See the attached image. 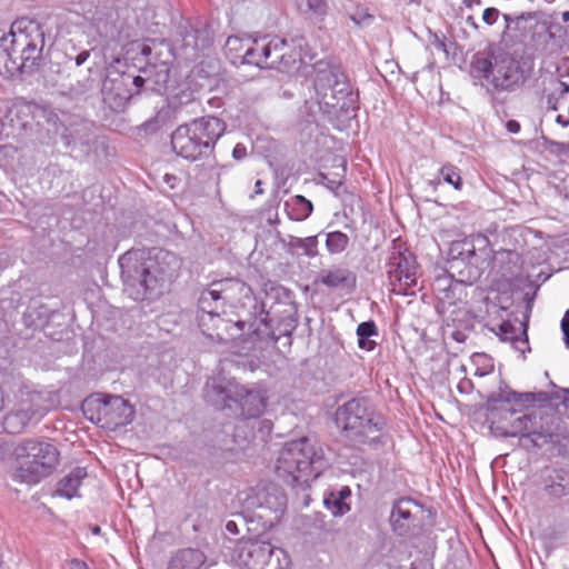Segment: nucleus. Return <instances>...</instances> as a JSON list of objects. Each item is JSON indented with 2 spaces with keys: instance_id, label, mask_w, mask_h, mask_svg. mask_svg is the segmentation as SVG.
I'll return each mask as SVG.
<instances>
[{
  "instance_id": "7c9ffc66",
  "label": "nucleus",
  "mask_w": 569,
  "mask_h": 569,
  "mask_svg": "<svg viewBox=\"0 0 569 569\" xmlns=\"http://www.w3.org/2000/svg\"><path fill=\"white\" fill-rule=\"evenodd\" d=\"M87 477L84 468L77 467L64 476L57 485L54 495L67 499L78 497V490L82 480Z\"/></svg>"
},
{
  "instance_id": "3c124183",
  "label": "nucleus",
  "mask_w": 569,
  "mask_h": 569,
  "mask_svg": "<svg viewBox=\"0 0 569 569\" xmlns=\"http://www.w3.org/2000/svg\"><path fill=\"white\" fill-rule=\"evenodd\" d=\"M522 335L525 336L523 338H520V337L516 336L511 340V342H512V346H513L515 349H517L518 351L525 352L526 349H529L526 329H523Z\"/></svg>"
},
{
  "instance_id": "20e7f679",
  "label": "nucleus",
  "mask_w": 569,
  "mask_h": 569,
  "mask_svg": "<svg viewBox=\"0 0 569 569\" xmlns=\"http://www.w3.org/2000/svg\"><path fill=\"white\" fill-rule=\"evenodd\" d=\"M223 52L234 66L250 64L282 72L298 69L301 62L300 51L278 36L261 39L230 36L226 40Z\"/></svg>"
},
{
  "instance_id": "c85d7f7f",
  "label": "nucleus",
  "mask_w": 569,
  "mask_h": 569,
  "mask_svg": "<svg viewBox=\"0 0 569 569\" xmlns=\"http://www.w3.org/2000/svg\"><path fill=\"white\" fill-rule=\"evenodd\" d=\"M543 490L551 499H561L569 496V471L559 468L553 469L546 478Z\"/></svg>"
},
{
  "instance_id": "338daca9",
  "label": "nucleus",
  "mask_w": 569,
  "mask_h": 569,
  "mask_svg": "<svg viewBox=\"0 0 569 569\" xmlns=\"http://www.w3.org/2000/svg\"><path fill=\"white\" fill-rule=\"evenodd\" d=\"M556 121L561 124L562 127H567L569 124V120L566 119L563 116L558 114L556 118Z\"/></svg>"
},
{
  "instance_id": "0e129e2a",
  "label": "nucleus",
  "mask_w": 569,
  "mask_h": 569,
  "mask_svg": "<svg viewBox=\"0 0 569 569\" xmlns=\"http://www.w3.org/2000/svg\"><path fill=\"white\" fill-rule=\"evenodd\" d=\"M559 86H560L559 97L562 98L565 94L569 93V84L567 82L559 81Z\"/></svg>"
},
{
  "instance_id": "473e14b6",
  "label": "nucleus",
  "mask_w": 569,
  "mask_h": 569,
  "mask_svg": "<svg viewBox=\"0 0 569 569\" xmlns=\"http://www.w3.org/2000/svg\"><path fill=\"white\" fill-rule=\"evenodd\" d=\"M533 420V411L517 418L510 426L509 430L502 432L503 437H519L522 447L529 449V445L526 443L528 432L531 431Z\"/></svg>"
},
{
  "instance_id": "13d9d810",
  "label": "nucleus",
  "mask_w": 569,
  "mask_h": 569,
  "mask_svg": "<svg viewBox=\"0 0 569 569\" xmlns=\"http://www.w3.org/2000/svg\"><path fill=\"white\" fill-rule=\"evenodd\" d=\"M451 338L457 341V342H465L468 338L467 333L462 330H459V329H455L452 330L451 332Z\"/></svg>"
},
{
  "instance_id": "e433bc0d",
  "label": "nucleus",
  "mask_w": 569,
  "mask_h": 569,
  "mask_svg": "<svg viewBox=\"0 0 569 569\" xmlns=\"http://www.w3.org/2000/svg\"><path fill=\"white\" fill-rule=\"evenodd\" d=\"M378 335V328L375 321H363L357 327L358 346L366 351H372L376 342L370 338Z\"/></svg>"
},
{
  "instance_id": "8fccbe9b",
  "label": "nucleus",
  "mask_w": 569,
  "mask_h": 569,
  "mask_svg": "<svg viewBox=\"0 0 569 569\" xmlns=\"http://www.w3.org/2000/svg\"><path fill=\"white\" fill-rule=\"evenodd\" d=\"M499 17V10L496 8H487L482 13V20L486 24L492 26Z\"/></svg>"
},
{
  "instance_id": "37998d69",
  "label": "nucleus",
  "mask_w": 569,
  "mask_h": 569,
  "mask_svg": "<svg viewBox=\"0 0 569 569\" xmlns=\"http://www.w3.org/2000/svg\"><path fill=\"white\" fill-rule=\"evenodd\" d=\"M472 362L477 366L475 375L478 377L489 375L493 370L492 359L486 353H475Z\"/></svg>"
},
{
  "instance_id": "6e6552de",
  "label": "nucleus",
  "mask_w": 569,
  "mask_h": 569,
  "mask_svg": "<svg viewBox=\"0 0 569 569\" xmlns=\"http://www.w3.org/2000/svg\"><path fill=\"white\" fill-rule=\"evenodd\" d=\"M211 305L221 307L227 315V308L233 311H241L242 318L250 315L267 319L264 301L253 295L250 286L238 278H224L211 282L203 289L198 299V309H208Z\"/></svg>"
},
{
  "instance_id": "f03ea898",
  "label": "nucleus",
  "mask_w": 569,
  "mask_h": 569,
  "mask_svg": "<svg viewBox=\"0 0 569 569\" xmlns=\"http://www.w3.org/2000/svg\"><path fill=\"white\" fill-rule=\"evenodd\" d=\"M532 64L496 44L476 52L470 61L469 73L495 98L500 93L519 90L529 79Z\"/></svg>"
},
{
  "instance_id": "7ed1b4c3",
  "label": "nucleus",
  "mask_w": 569,
  "mask_h": 569,
  "mask_svg": "<svg viewBox=\"0 0 569 569\" xmlns=\"http://www.w3.org/2000/svg\"><path fill=\"white\" fill-rule=\"evenodd\" d=\"M46 32L36 20L20 18L0 38V74L7 78L31 76L43 60Z\"/></svg>"
},
{
  "instance_id": "1a4fd4ad",
  "label": "nucleus",
  "mask_w": 569,
  "mask_h": 569,
  "mask_svg": "<svg viewBox=\"0 0 569 569\" xmlns=\"http://www.w3.org/2000/svg\"><path fill=\"white\" fill-rule=\"evenodd\" d=\"M198 326L202 333L210 340L219 343H228L236 339L242 342H250L251 349H262L263 346L258 345V339L253 335L257 325V316L250 315L242 318L241 311L227 310L224 315L221 307L210 303L208 309H198Z\"/></svg>"
},
{
  "instance_id": "f704fd0d",
  "label": "nucleus",
  "mask_w": 569,
  "mask_h": 569,
  "mask_svg": "<svg viewBox=\"0 0 569 569\" xmlns=\"http://www.w3.org/2000/svg\"><path fill=\"white\" fill-rule=\"evenodd\" d=\"M495 260L501 263L503 274L510 276H513L522 263L521 254L517 250L511 249H501L497 251Z\"/></svg>"
},
{
  "instance_id": "9b49d317",
  "label": "nucleus",
  "mask_w": 569,
  "mask_h": 569,
  "mask_svg": "<svg viewBox=\"0 0 569 569\" xmlns=\"http://www.w3.org/2000/svg\"><path fill=\"white\" fill-rule=\"evenodd\" d=\"M13 453L17 460L14 479L28 485H36L50 476L60 456L54 445L38 439L19 442Z\"/></svg>"
},
{
  "instance_id": "ddd939ff",
  "label": "nucleus",
  "mask_w": 569,
  "mask_h": 569,
  "mask_svg": "<svg viewBox=\"0 0 569 569\" xmlns=\"http://www.w3.org/2000/svg\"><path fill=\"white\" fill-rule=\"evenodd\" d=\"M86 419L107 429H117L131 423L134 416L132 406L120 396L94 393L81 403Z\"/></svg>"
},
{
  "instance_id": "bb28decb",
  "label": "nucleus",
  "mask_w": 569,
  "mask_h": 569,
  "mask_svg": "<svg viewBox=\"0 0 569 569\" xmlns=\"http://www.w3.org/2000/svg\"><path fill=\"white\" fill-rule=\"evenodd\" d=\"M143 76H139L142 79V87L144 83L152 91L160 92L167 88V83L170 79V68L164 61L159 63L151 62L148 60L147 66L141 69Z\"/></svg>"
},
{
  "instance_id": "b1692460",
  "label": "nucleus",
  "mask_w": 569,
  "mask_h": 569,
  "mask_svg": "<svg viewBox=\"0 0 569 569\" xmlns=\"http://www.w3.org/2000/svg\"><path fill=\"white\" fill-rule=\"evenodd\" d=\"M181 36V49L188 60L197 59L213 42L212 32L207 26L186 28Z\"/></svg>"
},
{
  "instance_id": "cd10ccee",
  "label": "nucleus",
  "mask_w": 569,
  "mask_h": 569,
  "mask_svg": "<svg viewBox=\"0 0 569 569\" xmlns=\"http://www.w3.org/2000/svg\"><path fill=\"white\" fill-rule=\"evenodd\" d=\"M43 416L41 409L19 408L6 416L3 426L9 433H20L30 422H38Z\"/></svg>"
},
{
  "instance_id": "f257e3e1",
  "label": "nucleus",
  "mask_w": 569,
  "mask_h": 569,
  "mask_svg": "<svg viewBox=\"0 0 569 569\" xmlns=\"http://www.w3.org/2000/svg\"><path fill=\"white\" fill-rule=\"evenodd\" d=\"M118 263L124 290L134 301L162 295L180 268L178 257L162 248L128 250Z\"/></svg>"
},
{
  "instance_id": "f3484780",
  "label": "nucleus",
  "mask_w": 569,
  "mask_h": 569,
  "mask_svg": "<svg viewBox=\"0 0 569 569\" xmlns=\"http://www.w3.org/2000/svg\"><path fill=\"white\" fill-rule=\"evenodd\" d=\"M52 114L47 107L40 106L24 99H17L8 109L6 119L12 128L31 129L32 124H41L42 120L48 121Z\"/></svg>"
},
{
  "instance_id": "603ef678",
  "label": "nucleus",
  "mask_w": 569,
  "mask_h": 569,
  "mask_svg": "<svg viewBox=\"0 0 569 569\" xmlns=\"http://www.w3.org/2000/svg\"><path fill=\"white\" fill-rule=\"evenodd\" d=\"M247 157V148L242 143H237L232 150V158L234 160H243Z\"/></svg>"
},
{
  "instance_id": "4be33fe9",
  "label": "nucleus",
  "mask_w": 569,
  "mask_h": 569,
  "mask_svg": "<svg viewBox=\"0 0 569 569\" xmlns=\"http://www.w3.org/2000/svg\"><path fill=\"white\" fill-rule=\"evenodd\" d=\"M96 138L93 122L78 119L64 126L61 133L63 144L71 150L87 153Z\"/></svg>"
},
{
  "instance_id": "79ce46f5",
  "label": "nucleus",
  "mask_w": 569,
  "mask_h": 569,
  "mask_svg": "<svg viewBox=\"0 0 569 569\" xmlns=\"http://www.w3.org/2000/svg\"><path fill=\"white\" fill-rule=\"evenodd\" d=\"M323 503L335 517H341L350 511V505L338 499L331 491L325 495Z\"/></svg>"
},
{
  "instance_id": "412c9836",
  "label": "nucleus",
  "mask_w": 569,
  "mask_h": 569,
  "mask_svg": "<svg viewBox=\"0 0 569 569\" xmlns=\"http://www.w3.org/2000/svg\"><path fill=\"white\" fill-rule=\"evenodd\" d=\"M421 506L411 498H400L391 509L390 523L395 533L401 537L408 536L418 526V516Z\"/></svg>"
},
{
  "instance_id": "c756f323",
  "label": "nucleus",
  "mask_w": 569,
  "mask_h": 569,
  "mask_svg": "<svg viewBox=\"0 0 569 569\" xmlns=\"http://www.w3.org/2000/svg\"><path fill=\"white\" fill-rule=\"evenodd\" d=\"M206 559V555L199 549H182L173 556L168 569H201Z\"/></svg>"
},
{
  "instance_id": "a211bd4d",
  "label": "nucleus",
  "mask_w": 569,
  "mask_h": 569,
  "mask_svg": "<svg viewBox=\"0 0 569 569\" xmlns=\"http://www.w3.org/2000/svg\"><path fill=\"white\" fill-rule=\"evenodd\" d=\"M553 398V393L546 391L517 392L511 390L508 386H503L499 388V391L488 396L485 408L487 411L493 412L497 410L499 402L513 403L520 408H528L535 403L547 405L551 402Z\"/></svg>"
},
{
  "instance_id": "2f4dec72",
  "label": "nucleus",
  "mask_w": 569,
  "mask_h": 569,
  "mask_svg": "<svg viewBox=\"0 0 569 569\" xmlns=\"http://www.w3.org/2000/svg\"><path fill=\"white\" fill-rule=\"evenodd\" d=\"M284 210L290 220L303 221L312 213L313 206L310 200L297 194L284 202Z\"/></svg>"
},
{
  "instance_id": "4468645a",
  "label": "nucleus",
  "mask_w": 569,
  "mask_h": 569,
  "mask_svg": "<svg viewBox=\"0 0 569 569\" xmlns=\"http://www.w3.org/2000/svg\"><path fill=\"white\" fill-rule=\"evenodd\" d=\"M387 267L391 292L402 296L415 295L412 288L418 282V263L413 253L401 239L392 241Z\"/></svg>"
},
{
  "instance_id": "052dcab7",
  "label": "nucleus",
  "mask_w": 569,
  "mask_h": 569,
  "mask_svg": "<svg viewBox=\"0 0 569 569\" xmlns=\"http://www.w3.org/2000/svg\"><path fill=\"white\" fill-rule=\"evenodd\" d=\"M506 128L510 133H519L520 132V123L517 120H508L506 123Z\"/></svg>"
},
{
  "instance_id": "4c0bfd02",
  "label": "nucleus",
  "mask_w": 569,
  "mask_h": 569,
  "mask_svg": "<svg viewBox=\"0 0 569 569\" xmlns=\"http://www.w3.org/2000/svg\"><path fill=\"white\" fill-rule=\"evenodd\" d=\"M439 179L430 181L431 184H439L441 181L451 184L456 190L462 189V178L460 174V170L451 164L446 163L439 169Z\"/></svg>"
},
{
  "instance_id": "dca6fc26",
  "label": "nucleus",
  "mask_w": 569,
  "mask_h": 569,
  "mask_svg": "<svg viewBox=\"0 0 569 569\" xmlns=\"http://www.w3.org/2000/svg\"><path fill=\"white\" fill-rule=\"evenodd\" d=\"M247 506L264 527L272 528L284 515L287 496L279 486L268 483L247 498Z\"/></svg>"
},
{
  "instance_id": "e2e57ef3",
  "label": "nucleus",
  "mask_w": 569,
  "mask_h": 569,
  "mask_svg": "<svg viewBox=\"0 0 569 569\" xmlns=\"http://www.w3.org/2000/svg\"><path fill=\"white\" fill-rule=\"evenodd\" d=\"M559 70H563L562 76H569V58L562 59Z\"/></svg>"
},
{
  "instance_id": "ea45409f",
  "label": "nucleus",
  "mask_w": 569,
  "mask_h": 569,
  "mask_svg": "<svg viewBox=\"0 0 569 569\" xmlns=\"http://www.w3.org/2000/svg\"><path fill=\"white\" fill-rule=\"evenodd\" d=\"M349 244V237L341 231H331L326 237V248L331 254L341 253Z\"/></svg>"
},
{
  "instance_id": "aec40b11",
  "label": "nucleus",
  "mask_w": 569,
  "mask_h": 569,
  "mask_svg": "<svg viewBox=\"0 0 569 569\" xmlns=\"http://www.w3.org/2000/svg\"><path fill=\"white\" fill-rule=\"evenodd\" d=\"M241 387L234 379L218 375L207 380L206 398L219 409L230 408L231 402L236 403Z\"/></svg>"
},
{
  "instance_id": "c03bdc74",
  "label": "nucleus",
  "mask_w": 569,
  "mask_h": 569,
  "mask_svg": "<svg viewBox=\"0 0 569 569\" xmlns=\"http://www.w3.org/2000/svg\"><path fill=\"white\" fill-rule=\"evenodd\" d=\"M297 4L300 9L306 12H312L317 16H323L327 13V2L326 0H296Z\"/></svg>"
},
{
  "instance_id": "72a5a7b5",
  "label": "nucleus",
  "mask_w": 569,
  "mask_h": 569,
  "mask_svg": "<svg viewBox=\"0 0 569 569\" xmlns=\"http://www.w3.org/2000/svg\"><path fill=\"white\" fill-rule=\"evenodd\" d=\"M102 79V74L98 69L93 70L89 68L88 76L72 84L71 91L77 96L90 94L99 88Z\"/></svg>"
},
{
  "instance_id": "0eeeda50",
  "label": "nucleus",
  "mask_w": 569,
  "mask_h": 569,
  "mask_svg": "<svg viewBox=\"0 0 569 569\" xmlns=\"http://www.w3.org/2000/svg\"><path fill=\"white\" fill-rule=\"evenodd\" d=\"M323 466V451L309 438L302 437L284 443L279 452L276 472L288 485L299 486L318 478Z\"/></svg>"
},
{
  "instance_id": "5701e85b",
  "label": "nucleus",
  "mask_w": 569,
  "mask_h": 569,
  "mask_svg": "<svg viewBox=\"0 0 569 569\" xmlns=\"http://www.w3.org/2000/svg\"><path fill=\"white\" fill-rule=\"evenodd\" d=\"M553 415L542 411H533L532 432L529 431L526 443L529 448H541L549 442L557 441V433L553 428Z\"/></svg>"
},
{
  "instance_id": "774afa93",
  "label": "nucleus",
  "mask_w": 569,
  "mask_h": 569,
  "mask_svg": "<svg viewBox=\"0 0 569 569\" xmlns=\"http://www.w3.org/2000/svg\"><path fill=\"white\" fill-rule=\"evenodd\" d=\"M89 528H90V531L92 532V535L98 536L101 533V528L98 525H91Z\"/></svg>"
},
{
  "instance_id": "39448f33",
  "label": "nucleus",
  "mask_w": 569,
  "mask_h": 569,
  "mask_svg": "<svg viewBox=\"0 0 569 569\" xmlns=\"http://www.w3.org/2000/svg\"><path fill=\"white\" fill-rule=\"evenodd\" d=\"M335 421L347 439L371 450L383 449L390 439L385 418L363 397L352 398L339 406Z\"/></svg>"
},
{
  "instance_id": "864d4df0",
  "label": "nucleus",
  "mask_w": 569,
  "mask_h": 569,
  "mask_svg": "<svg viewBox=\"0 0 569 569\" xmlns=\"http://www.w3.org/2000/svg\"><path fill=\"white\" fill-rule=\"evenodd\" d=\"M561 330L563 332V339L567 348L569 349V311L566 312L561 320Z\"/></svg>"
},
{
  "instance_id": "69168bd1",
  "label": "nucleus",
  "mask_w": 569,
  "mask_h": 569,
  "mask_svg": "<svg viewBox=\"0 0 569 569\" xmlns=\"http://www.w3.org/2000/svg\"><path fill=\"white\" fill-rule=\"evenodd\" d=\"M141 53H142V56H144L146 58H148V60H150V61H151V59H150L149 57H150V56H151V53H152V48H151L150 46H148V44H143V46L141 47Z\"/></svg>"
},
{
  "instance_id": "6e6d98bb",
  "label": "nucleus",
  "mask_w": 569,
  "mask_h": 569,
  "mask_svg": "<svg viewBox=\"0 0 569 569\" xmlns=\"http://www.w3.org/2000/svg\"><path fill=\"white\" fill-rule=\"evenodd\" d=\"M331 492L333 495H336L338 497V499H340L342 501H346L347 499H349L351 497V490L347 486L340 488L339 490H332Z\"/></svg>"
},
{
  "instance_id": "5fc2aeb1",
  "label": "nucleus",
  "mask_w": 569,
  "mask_h": 569,
  "mask_svg": "<svg viewBox=\"0 0 569 569\" xmlns=\"http://www.w3.org/2000/svg\"><path fill=\"white\" fill-rule=\"evenodd\" d=\"M458 391L460 393H469L471 391V389L473 388V383L470 379H462L459 383H458Z\"/></svg>"
},
{
  "instance_id": "bf43d9fd",
  "label": "nucleus",
  "mask_w": 569,
  "mask_h": 569,
  "mask_svg": "<svg viewBox=\"0 0 569 569\" xmlns=\"http://www.w3.org/2000/svg\"><path fill=\"white\" fill-rule=\"evenodd\" d=\"M226 531L232 536H238L240 533V530L238 528V525L233 520H229L226 523Z\"/></svg>"
},
{
  "instance_id": "58836bf2",
  "label": "nucleus",
  "mask_w": 569,
  "mask_h": 569,
  "mask_svg": "<svg viewBox=\"0 0 569 569\" xmlns=\"http://www.w3.org/2000/svg\"><path fill=\"white\" fill-rule=\"evenodd\" d=\"M266 562L262 569H290L291 566V559L287 551L277 546H273L270 559H267Z\"/></svg>"
},
{
  "instance_id": "a878e982",
  "label": "nucleus",
  "mask_w": 569,
  "mask_h": 569,
  "mask_svg": "<svg viewBox=\"0 0 569 569\" xmlns=\"http://www.w3.org/2000/svg\"><path fill=\"white\" fill-rule=\"evenodd\" d=\"M319 281L330 289H345L348 292H352L357 287L356 273L342 267L322 270Z\"/></svg>"
},
{
  "instance_id": "6ab92c4d",
  "label": "nucleus",
  "mask_w": 569,
  "mask_h": 569,
  "mask_svg": "<svg viewBox=\"0 0 569 569\" xmlns=\"http://www.w3.org/2000/svg\"><path fill=\"white\" fill-rule=\"evenodd\" d=\"M273 546L269 540L248 539L239 542L234 549L233 558L238 566L246 569H262L267 559H270Z\"/></svg>"
},
{
  "instance_id": "423d86ee",
  "label": "nucleus",
  "mask_w": 569,
  "mask_h": 569,
  "mask_svg": "<svg viewBox=\"0 0 569 569\" xmlns=\"http://www.w3.org/2000/svg\"><path fill=\"white\" fill-rule=\"evenodd\" d=\"M226 131V123L218 117L206 116L179 126L171 133L173 152L189 161L210 156Z\"/></svg>"
},
{
  "instance_id": "c9c22d12",
  "label": "nucleus",
  "mask_w": 569,
  "mask_h": 569,
  "mask_svg": "<svg viewBox=\"0 0 569 569\" xmlns=\"http://www.w3.org/2000/svg\"><path fill=\"white\" fill-rule=\"evenodd\" d=\"M287 248L291 252H293L296 249H300L305 256L313 258L318 256V237L310 236L307 238H298L295 236H289Z\"/></svg>"
},
{
  "instance_id": "f8f14e48",
  "label": "nucleus",
  "mask_w": 569,
  "mask_h": 569,
  "mask_svg": "<svg viewBox=\"0 0 569 569\" xmlns=\"http://www.w3.org/2000/svg\"><path fill=\"white\" fill-rule=\"evenodd\" d=\"M315 88L325 103L346 114L357 109V96L341 66L327 61L315 64Z\"/></svg>"
},
{
  "instance_id": "393cba45",
  "label": "nucleus",
  "mask_w": 569,
  "mask_h": 569,
  "mask_svg": "<svg viewBox=\"0 0 569 569\" xmlns=\"http://www.w3.org/2000/svg\"><path fill=\"white\" fill-rule=\"evenodd\" d=\"M239 393L240 395L237 398L236 403L239 405L241 409V416L244 419H254L264 412L268 403V397L263 391L247 389L242 386Z\"/></svg>"
},
{
  "instance_id": "09e8293b",
  "label": "nucleus",
  "mask_w": 569,
  "mask_h": 569,
  "mask_svg": "<svg viewBox=\"0 0 569 569\" xmlns=\"http://www.w3.org/2000/svg\"><path fill=\"white\" fill-rule=\"evenodd\" d=\"M162 127V122L161 120L159 119L158 116L144 121L141 126H140V130H143L146 133H156L157 131H159Z\"/></svg>"
},
{
  "instance_id": "9d476101",
  "label": "nucleus",
  "mask_w": 569,
  "mask_h": 569,
  "mask_svg": "<svg viewBox=\"0 0 569 569\" xmlns=\"http://www.w3.org/2000/svg\"><path fill=\"white\" fill-rule=\"evenodd\" d=\"M267 296L274 303L269 309L264 307L267 319L259 316L253 329L260 346L263 342H277L282 336L290 337L298 326V308L291 290L282 286L271 287Z\"/></svg>"
},
{
  "instance_id": "49530a36",
  "label": "nucleus",
  "mask_w": 569,
  "mask_h": 569,
  "mask_svg": "<svg viewBox=\"0 0 569 569\" xmlns=\"http://www.w3.org/2000/svg\"><path fill=\"white\" fill-rule=\"evenodd\" d=\"M348 17L358 27L369 26L373 21V16L363 8H357L355 12L348 13Z\"/></svg>"
},
{
  "instance_id": "680f3d73",
  "label": "nucleus",
  "mask_w": 569,
  "mask_h": 569,
  "mask_svg": "<svg viewBox=\"0 0 569 569\" xmlns=\"http://www.w3.org/2000/svg\"><path fill=\"white\" fill-rule=\"evenodd\" d=\"M89 57H90V52L88 50H83L76 56L74 62L79 67V66L83 64L88 60Z\"/></svg>"
},
{
  "instance_id": "a18cd8bd",
  "label": "nucleus",
  "mask_w": 569,
  "mask_h": 569,
  "mask_svg": "<svg viewBox=\"0 0 569 569\" xmlns=\"http://www.w3.org/2000/svg\"><path fill=\"white\" fill-rule=\"evenodd\" d=\"M542 147L546 151L555 156H561L569 151V142H558L546 137H542Z\"/></svg>"
},
{
  "instance_id": "4d7b16f0",
  "label": "nucleus",
  "mask_w": 569,
  "mask_h": 569,
  "mask_svg": "<svg viewBox=\"0 0 569 569\" xmlns=\"http://www.w3.org/2000/svg\"><path fill=\"white\" fill-rule=\"evenodd\" d=\"M69 569H89L86 561L73 558L69 561Z\"/></svg>"
},
{
  "instance_id": "a19ab883",
  "label": "nucleus",
  "mask_w": 569,
  "mask_h": 569,
  "mask_svg": "<svg viewBox=\"0 0 569 569\" xmlns=\"http://www.w3.org/2000/svg\"><path fill=\"white\" fill-rule=\"evenodd\" d=\"M451 263L457 260H461L462 262H470L471 259L476 256L475 247L468 242H457L453 243L450 248Z\"/></svg>"
},
{
  "instance_id": "de8ad7c7",
  "label": "nucleus",
  "mask_w": 569,
  "mask_h": 569,
  "mask_svg": "<svg viewBox=\"0 0 569 569\" xmlns=\"http://www.w3.org/2000/svg\"><path fill=\"white\" fill-rule=\"evenodd\" d=\"M501 340H512L517 336V328L513 327L509 321H503L498 326V331L492 329Z\"/></svg>"
},
{
  "instance_id": "2eb2a0df",
  "label": "nucleus",
  "mask_w": 569,
  "mask_h": 569,
  "mask_svg": "<svg viewBox=\"0 0 569 569\" xmlns=\"http://www.w3.org/2000/svg\"><path fill=\"white\" fill-rule=\"evenodd\" d=\"M142 89V79L114 67H108L101 82L103 103L114 112L126 110L130 99Z\"/></svg>"
}]
</instances>
